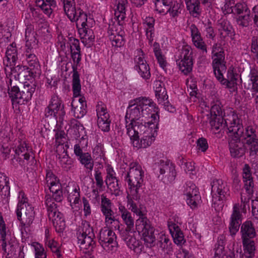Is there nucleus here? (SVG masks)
I'll list each match as a JSON object with an SVG mask.
<instances>
[{
  "mask_svg": "<svg viewBox=\"0 0 258 258\" xmlns=\"http://www.w3.org/2000/svg\"><path fill=\"white\" fill-rule=\"evenodd\" d=\"M159 109L149 97H140L131 102L127 108L125 116L126 133L147 122L159 121Z\"/></svg>",
  "mask_w": 258,
  "mask_h": 258,
  "instance_id": "nucleus-1",
  "label": "nucleus"
},
{
  "mask_svg": "<svg viewBox=\"0 0 258 258\" xmlns=\"http://www.w3.org/2000/svg\"><path fill=\"white\" fill-rule=\"evenodd\" d=\"M140 197L139 192H128L126 197L127 209L139 217L136 221V228L138 232L142 235L144 242H154L153 228L146 217L145 207L139 202Z\"/></svg>",
  "mask_w": 258,
  "mask_h": 258,
  "instance_id": "nucleus-2",
  "label": "nucleus"
},
{
  "mask_svg": "<svg viewBox=\"0 0 258 258\" xmlns=\"http://www.w3.org/2000/svg\"><path fill=\"white\" fill-rule=\"evenodd\" d=\"M226 123L228 125V133L231 140L229 142V148L231 156L233 158H240L245 154L243 144L240 138L243 134V127L241 120L237 114L229 116Z\"/></svg>",
  "mask_w": 258,
  "mask_h": 258,
  "instance_id": "nucleus-3",
  "label": "nucleus"
},
{
  "mask_svg": "<svg viewBox=\"0 0 258 258\" xmlns=\"http://www.w3.org/2000/svg\"><path fill=\"white\" fill-rule=\"evenodd\" d=\"M158 122L150 121L147 124H141L126 134L130 138L133 146L137 148H146L154 142L157 135Z\"/></svg>",
  "mask_w": 258,
  "mask_h": 258,
  "instance_id": "nucleus-4",
  "label": "nucleus"
},
{
  "mask_svg": "<svg viewBox=\"0 0 258 258\" xmlns=\"http://www.w3.org/2000/svg\"><path fill=\"white\" fill-rule=\"evenodd\" d=\"M212 58L214 73L217 79L223 85H225L231 92L237 91V80H227L224 78L223 74L226 70L225 54L220 44L215 43L212 47Z\"/></svg>",
  "mask_w": 258,
  "mask_h": 258,
  "instance_id": "nucleus-5",
  "label": "nucleus"
},
{
  "mask_svg": "<svg viewBox=\"0 0 258 258\" xmlns=\"http://www.w3.org/2000/svg\"><path fill=\"white\" fill-rule=\"evenodd\" d=\"M72 78L73 98L71 103V112L75 117L81 118L87 112L86 101L85 98L81 95V81L77 71H74Z\"/></svg>",
  "mask_w": 258,
  "mask_h": 258,
  "instance_id": "nucleus-6",
  "label": "nucleus"
},
{
  "mask_svg": "<svg viewBox=\"0 0 258 258\" xmlns=\"http://www.w3.org/2000/svg\"><path fill=\"white\" fill-rule=\"evenodd\" d=\"M6 81L8 88L9 95L13 106L25 104L31 100L36 89L34 85H25L23 90L20 91L18 86L13 85L11 78H7Z\"/></svg>",
  "mask_w": 258,
  "mask_h": 258,
  "instance_id": "nucleus-7",
  "label": "nucleus"
},
{
  "mask_svg": "<svg viewBox=\"0 0 258 258\" xmlns=\"http://www.w3.org/2000/svg\"><path fill=\"white\" fill-rule=\"evenodd\" d=\"M212 207L217 212L222 211L224 202L229 196V189L221 179L214 180L212 183Z\"/></svg>",
  "mask_w": 258,
  "mask_h": 258,
  "instance_id": "nucleus-8",
  "label": "nucleus"
},
{
  "mask_svg": "<svg viewBox=\"0 0 258 258\" xmlns=\"http://www.w3.org/2000/svg\"><path fill=\"white\" fill-rule=\"evenodd\" d=\"M246 200L241 197V204L235 203L233 205L229 218L228 228L231 235H234L239 231V227L243 219L242 214L246 213Z\"/></svg>",
  "mask_w": 258,
  "mask_h": 258,
  "instance_id": "nucleus-9",
  "label": "nucleus"
},
{
  "mask_svg": "<svg viewBox=\"0 0 258 258\" xmlns=\"http://www.w3.org/2000/svg\"><path fill=\"white\" fill-rule=\"evenodd\" d=\"M144 176V172L141 166L137 163L132 164L125 178L128 185V192H139L143 183Z\"/></svg>",
  "mask_w": 258,
  "mask_h": 258,
  "instance_id": "nucleus-10",
  "label": "nucleus"
},
{
  "mask_svg": "<svg viewBox=\"0 0 258 258\" xmlns=\"http://www.w3.org/2000/svg\"><path fill=\"white\" fill-rule=\"evenodd\" d=\"M122 22L113 23L109 25L108 28V36L112 46L120 47L124 45L125 32L122 26Z\"/></svg>",
  "mask_w": 258,
  "mask_h": 258,
  "instance_id": "nucleus-11",
  "label": "nucleus"
},
{
  "mask_svg": "<svg viewBox=\"0 0 258 258\" xmlns=\"http://www.w3.org/2000/svg\"><path fill=\"white\" fill-rule=\"evenodd\" d=\"M183 195L186 204L192 209H197L201 201V197L195 184L187 182L184 186Z\"/></svg>",
  "mask_w": 258,
  "mask_h": 258,
  "instance_id": "nucleus-12",
  "label": "nucleus"
},
{
  "mask_svg": "<svg viewBox=\"0 0 258 258\" xmlns=\"http://www.w3.org/2000/svg\"><path fill=\"white\" fill-rule=\"evenodd\" d=\"M134 68L140 76L145 80H148L151 77L150 68L145 59V54L141 49L135 51Z\"/></svg>",
  "mask_w": 258,
  "mask_h": 258,
  "instance_id": "nucleus-13",
  "label": "nucleus"
},
{
  "mask_svg": "<svg viewBox=\"0 0 258 258\" xmlns=\"http://www.w3.org/2000/svg\"><path fill=\"white\" fill-rule=\"evenodd\" d=\"M13 139V133L10 127L3 128L0 131V152L4 159L10 157L11 147V142Z\"/></svg>",
  "mask_w": 258,
  "mask_h": 258,
  "instance_id": "nucleus-14",
  "label": "nucleus"
},
{
  "mask_svg": "<svg viewBox=\"0 0 258 258\" xmlns=\"http://www.w3.org/2000/svg\"><path fill=\"white\" fill-rule=\"evenodd\" d=\"M97 116V124L99 128L103 132H107L110 130L111 121L106 105L102 101H99L96 107Z\"/></svg>",
  "mask_w": 258,
  "mask_h": 258,
  "instance_id": "nucleus-15",
  "label": "nucleus"
},
{
  "mask_svg": "<svg viewBox=\"0 0 258 258\" xmlns=\"http://www.w3.org/2000/svg\"><path fill=\"white\" fill-rule=\"evenodd\" d=\"M65 114L62 100L57 95L52 96L49 105L45 109V115L52 116L56 119L58 116H63Z\"/></svg>",
  "mask_w": 258,
  "mask_h": 258,
  "instance_id": "nucleus-16",
  "label": "nucleus"
},
{
  "mask_svg": "<svg viewBox=\"0 0 258 258\" xmlns=\"http://www.w3.org/2000/svg\"><path fill=\"white\" fill-rule=\"evenodd\" d=\"M76 236L79 242H93L95 235L88 221H82L77 229Z\"/></svg>",
  "mask_w": 258,
  "mask_h": 258,
  "instance_id": "nucleus-17",
  "label": "nucleus"
},
{
  "mask_svg": "<svg viewBox=\"0 0 258 258\" xmlns=\"http://www.w3.org/2000/svg\"><path fill=\"white\" fill-rule=\"evenodd\" d=\"M236 0H225V4L222 8L223 13L224 15L230 14L232 13H236L240 14L243 11L245 13L247 11L246 4L243 1H240L237 3L234 6Z\"/></svg>",
  "mask_w": 258,
  "mask_h": 258,
  "instance_id": "nucleus-18",
  "label": "nucleus"
},
{
  "mask_svg": "<svg viewBox=\"0 0 258 258\" xmlns=\"http://www.w3.org/2000/svg\"><path fill=\"white\" fill-rule=\"evenodd\" d=\"M191 40L194 45L201 50L203 53L207 52V45L202 37L200 32L195 24H191L189 27Z\"/></svg>",
  "mask_w": 258,
  "mask_h": 258,
  "instance_id": "nucleus-19",
  "label": "nucleus"
},
{
  "mask_svg": "<svg viewBox=\"0 0 258 258\" xmlns=\"http://www.w3.org/2000/svg\"><path fill=\"white\" fill-rule=\"evenodd\" d=\"M118 208L121 218L126 225L125 230L127 232L133 231L134 227V219L132 216L131 212L120 203L118 204Z\"/></svg>",
  "mask_w": 258,
  "mask_h": 258,
  "instance_id": "nucleus-20",
  "label": "nucleus"
},
{
  "mask_svg": "<svg viewBox=\"0 0 258 258\" xmlns=\"http://www.w3.org/2000/svg\"><path fill=\"white\" fill-rule=\"evenodd\" d=\"M73 16L74 18H71L70 16H67L71 21L76 23L77 27L79 29V31L85 30V28L87 26V14L80 9H78L73 12Z\"/></svg>",
  "mask_w": 258,
  "mask_h": 258,
  "instance_id": "nucleus-21",
  "label": "nucleus"
},
{
  "mask_svg": "<svg viewBox=\"0 0 258 258\" xmlns=\"http://www.w3.org/2000/svg\"><path fill=\"white\" fill-rule=\"evenodd\" d=\"M17 58V50L16 44L13 43L7 47L6 56L3 60L4 64L12 69L16 65Z\"/></svg>",
  "mask_w": 258,
  "mask_h": 258,
  "instance_id": "nucleus-22",
  "label": "nucleus"
},
{
  "mask_svg": "<svg viewBox=\"0 0 258 258\" xmlns=\"http://www.w3.org/2000/svg\"><path fill=\"white\" fill-rule=\"evenodd\" d=\"M25 46L27 51L35 48L37 45L38 41L36 38V34L34 31V27L32 25H27L25 32Z\"/></svg>",
  "mask_w": 258,
  "mask_h": 258,
  "instance_id": "nucleus-23",
  "label": "nucleus"
},
{
  "mask_svg": "<svg viewBox=\"0 0 258 258\" xmlns=\"http://www.w3.org/2000/svg\"><path fill=\"white\" fill-rule=\"evenodd\" d=\"M55 141L56 145V153L62 152V151H67L69 148L67 136L65 132L62 130L55 131Z\"/></svg>",
  "mask_w": 258,
  "mask_h": 258,
  "instance_id": "nucleus-24",
  "label": "nucleus"
},
{
  "mask_svg": "<svg viewBox=\"0 0 258 258\" xmlns=\"http://www.w3.org/2000/svg\"><path fill=\"white\" fill-rule=\"evenodd\" d=\"M161 167H160V173L163 174L166 171L168 172L167 179L169 182H173L176 176L175 165L169 161L160 160L159 161Z\"/></svg>",
  "mask_w": 258,
  "mask_h": 258,
  "instance_id": "nucleus-25",
  "label": "nucleus"
},
{
  "mask_svg": "<svg viewBox=\"0 0 258 258\" xmlns=\"http://www.w3.org/2000/svg\"><path fill=\"white\" fill-rule=\"evenodd\" d=\"M240 232L243 242L253 238L256 236V232L253 223L248 220L243 223L241 226Z\"/></svg>",
  "mask_w": 258,
  "mask_h": 258,
  "instance_id": "nucleus-26",
  "label": "nucleus"
},
{
  "mask_svg": "<svg viewBox=\"0 0 258 258\" xmlns=\"http://www.w3.org/2000/svg\"><path fill=\"white\" fill-rule=\"evenodd\" d=\"M68 200L72 209L74 211L80 209V188L78 185H73L72 191L69 194Z\"/></svg>",
  "mask_w": 258,
  "mask_h": 258,
  "instance_id": "nucleus-27",
  "label": "nucleus"
},
{
  "mask_svg": "<svg viewBox=\"0 0 258 258\" xmlns=\"http://www.w3.org/2000/svg\"><path fill=\"white\" fill-rule=\"evenodd\" d=\"M183 7L182 0L173 1L169 6L164 8L165 13L163 15L168 13L172 18L177 17L181 13Z\"/></svg>",
  "mask_w": 258,
  "mask_h": 258,
  "instance_id": "nucleus-28",
  "label": "nucleus"
},
{
  "mask_svg": "<svg viewBox=\"0 0 258 258\" xmlns=\"http://www.w3.org/2000/svg\"><path fill=\"white\" fill-rule=\"evenodd\" d=\"M154 89L158 103H164L168 97L163 83L159 80L155 81L154 82Z\"/></svg>",
  "mask_w": 258,
  "mask_h": 258,
  "instance_id": "nucleus-29",
  "label": "nucleus"
},
{
  "mask_svg": "<svg viewBox=\"0 0 258 258\" xmlns=\"http://www.w3.org/2000/svg\"><path fill=\"white\" fill-rule=\"evenodd\" d=\"M242 177L245 188L248 193H250L252 191L254 183L250 167L247 164H244L243 167Z\"/></svg>",
  "mask_w": 258,
  "mask_h": 258,
  "instance_id": "nucleus-30",
  "label": "nucleus"
},
{
  "mask_svg": "<svg viewBox=\"0 0 258 258\" xmlns=\"http://www.w3.org/2000/svg\"><path fill=\"white\" fill-rule=\"evenodd\" d=\"M155 19L152 17H146L143 20V26L149 42L151 43L154 37Z\"/></svg>",
  "mask_w": 258,
  "mask_h": 258,
  "instance_id": "nucleus-31",
  "label": "nucleus"
},
{
  "mask_svg": "<svg viewBox=\"0 0 258 258\" xmlns=\"http://www.w3.org/2000/svg\"><path fill=\"white\" fill-rule=\"evenodd\" d=\"M17 201L18 203L15 211L17 218L19 221H23L22 210L26 205L29 204L28 199L23 190H20L18 191Z\"/></svg>",
  "mask_w": 258,
  "mask_h": 258,
  "instance_id": "nucleus-32",
  "label": "nucleus"
},
{
  "mask_svg": "<svg viewBox=\"0 0 258 258\" xmlns=\"http://www.w3.org/2000/svg\"><path fill=\"white\" fill-rule=\"evenodd\" d=\"M127 0H114L115 16L117 21H123L125 18V8Z\"/></svg>",
  "mask_w": 258,
  "mask_h": 258,
  "instance_id": "nucleus-33",
  "label": "nucleus"
},
{
  "mask_svg": "<svg viewBox=\"0 0 258 258\" xmlns=\"http://www.w3.org/2000/svg\"><path fill=\"white\" fill-rule=\"evenodd\" d=\"M45 205L46 206L48 218H52L54 216L60 213L57 209L56 204L53 201L50 194H47L45 197Z\"/></svg>",
  "mask_w": 258,
  "mask_h": 258,
  "instance_id": "nucleus-34",
  "label": "nucleus"
},
{
  "mask_svg": "<svg viewBox=\"0 0 258 258\" xmlns=\"http://www.w3.org/2000/svg\"><path fill=\"white\" fill-rule=\"evenodd\" d=\"M233 114H237L234 112H231L230 114L226 116L225 119H224L222 116L211 117L210 124L211 125V128L215 131H217L219 129L224 128L226 127L228 130V125H227L226 123V120H227L229 116Z\"/></svg>",
  "mask_w": 258,
  "mask_h": 258,
  "instance_id": "nucleus-35",
  "label": "nucleus"
},
{
  "mask_svg": "<svg viewBox=\"0 0 258 258\" xmlns=\"http://www.w3.org/2000/svg\"><path fill=\"white\" fill-rule=\"evenodd\" d=\"M219 31L223 38L229 37L231 39H234V31L229 22L225 20L221 21L219 23Z\"/></svg>",
  "mask_w": 258,
  "mask_h": 258,
  "instance_id": "nucleus-36",
  "label": "nucleus"
},
{
  "mask_svg": "<svg viewBox=\"0 0 258 258\" xmlns=\"http://www.w3.org/2000/svg\"><path fill=\"white\" fill-rule=\"evenodd\" d=\"M186 9L194 17L197 18L200 15L201 10L199 0H184Z\"/></svg>",
  "mask_w": 258,
  "mask_h": 258,
  "instance_id": "nucleus-37",
  "label": "nucleus"
},
{
  "mask_svg": "<svg viewBox=\"0 0 258 258\" xmlns=\"http://www.w3.org/2000/svg\"><path fill=\"white\" fill-rule=\"evenodd\" d=\"M25 211L24 217H22L23 221H20L21 224L30 225L32 223L35 216L34 208L31 204H27L25 206Z\"/></svg>",
  "mask_w": 258,
  "mask_h": 258,
  "instance_id": "nucleus-38",
  "label": "nucleus"
},
{
  "mask_svg": "<svg viewBox=\"0 0 258 258\" xmlns=\"http://www.w3.org/2000/svg\"><path fill=\"white\" fill-rule=\"evenodd\" d=\"M153 52L159 66L163 70H165L167 62L164 54L160 48L159 43L155 42L153 44Z\"/></svg>",
  "mask_w": 258,
  "mask_h": 258,
  "instance_id": "nucleus-39",
  "label": "nucleus"
},
{
  "mask_svg": "<svg viewBox=\"0 0 258 258\" xmlns=\"http://www.w3.org/2000/svg\"><path fill=\"white\" fill-rule=\"evenodd\" d=\"M105 224L109 230H119L120 222L114 216V212L103 215Z\"/></svg>",
  "mask_w": 258,
  "mask_h": 258,
  "instance_id": "nucleus-40",
  "label": "nucleus"
},
{
  "mask_svg": "<svg viewBox=\"0 0 258 258\" xmlns=\"http://www.w3.org/2000/svg\"><path fill=\"white\" fill-rule=\"evenodd\" d=\"M56 153L62 167L66 170L70 169L73 166V161L69 156L67 150Z\"/></svg>",
  "mask_w": 258,
  "mask_h": 258,
  "instance_id": "nucleus-41",
  "label": "nucleus"
},
{
  "mask_svg": "<svg viewBox=\"0 0 258 258\" xmlns=\"http://www.w3.org/2000/svg\"><path fill=\"white\" fill-rule=\"evenodd\" d=\"M58 233L62 232L66 228V222L62 214L58 213L57 215L54 216L52 218H49Z\"/></svg>",
  "mask_w": 258,
  "mask_h": 258,
  "instance_id": "nucleus-42",
  "label": "nucleus"
},
{
  "mask_svg": "<svg viewBox=\"0 0 258 258\" xmlns=\"http://www.w3.org/2000/svg\"><path fill=\"white\" fill-rule=\"evenodd\" d=\"M15 153L16 155L24 157V159L28 161L30 159V153L31 149H29L25 143L20 144L15 149Z\"/></svg>",
  "mask_w": 258,
  "mask_h": 258,
  "instance_id": "nucleus-43",
  "label": "nucleus"
},
{
  "mask_svg": "<svg viewBox=\"0 0 258 258\" xmlns=\"http://www.w3.org/2000/svg\"><path fill=\"white\" fill-rule=\"evenodd\" d=\"M193 60L187 59H179L178 63L179 70L184 75H187L192 70Z\"/></svg>",
  "mask_w": 258,
  "mask_h": 258,
  "instance_id": "nucleus-44",
  "label": "nucleus"
},
{
  "mask_svg": "<svg viewBox=\"0 0 258 258\" xmlns=\"http://www.w3.org/2000/svg\"><path fill=\"white\" fill-rule=\"evenodd\" d=\"M100 209L103 215L114 212L112 209L111 201L104 195L101 196Z\"/></svg>",
  "mask_w": 258,
  "mask_h": 258,
  "instance_id": "nucleus-45",
  "label": "nucleus"
},
{
  "mask_svg": "<svg viewBox=\"0 0 258 258\" xmlns=\"http://www.w3.org/2000/svg\"><path fill=\"white\" fill-rule=\"evenodd\" d=\"M246 140L245 144L249 151V156L255 158L258 155V139Z\"/></svg>",
  "mask_w": 258,
  "mask_h": 258,
  "instance_id": "nucleus-46",
  "label": "nucleus"
},
{
  "mask_svg": "<svg viewBox=\"0 0 258 258\" xmlns=\"http://www.w3.org/2000/svg\"><path fill=\"white\" fill-rule=\"evenodd\" d=\"M169 229L174 242H182L183 240V234L178 226L169 225Z\"/></svg>",
  "mask_w": 258,
  "mask_h": 258,
  "instance_id": "nucleus-47",
  "label": "nucleus"
},
{
  "mask_svg": "<svg viewBox=\"0 0 258 258\" xmlns=\"http://www.w3.org/2000/svg\"><path fill=\"white\" fill-rule=\"evenodd\" d=\"M57 186V187H51L49 190L52 193L51 196L53 198V201L59 203L63 200V192L61 185H58Z\"/></svg>",
  "mask_w": 258,
  "mask_h": 258,
  "instance_id": "nucleus-48",
  "label": "nucleus"
},
{
  "mask_svg": "<svg viewBox=\"0 0 258 258\" xmlns=\"http://www.w3.org/2000/svg\"><path fill=\"white\" fill-rule=\"evenodd\" d=\"M82 32L83 36L81 37L82 42L87 47H89L94 41L95 36L91 30H87L85 28V30L80 31Z\"/></svg>",
  "mask_w": 258,
  "mask_h": 258,
  "instance_id": "nucleus-49",
  "label": "nucleus"
},
{
  "mask_svg": "<svg viewBox=\"0 0 258 258\" xmlns=\"http://www.w3.org/2000/svg\"><path fill=\"white\" fill-rule=\"evenodd\" d=\"M193 60L192 50L191 46L187 44L182 46L180 53L179 59Z\"/></svg>",
  "mask_w": 258,
  "mask_h": 258,
  "instance_id": "nucleus-50",
  "label": "nucleus"
},
{
  "mask_svg": "<svg viewBox=\"0 0 258 258\" xmlns=\"http://www.w3.org/2000/svg\"><path fill=\"white\" fill-rule=\"evenodd\" d=\"M45 179L49 189H51V187H57L56 185H61L59 179L51 171L47 172Z\"/></svg>",
  "mask_w": 258,
  "mask_h": 258,
  "instance_id": "nucleus-51",
  "label": "nucleus"
},
{
  "mask_svg": "<svg viewBox=\"0 0 258 258\" xmlns=\"http://www.w3.org/2000/svg\"><path fill=\"white\" fill-rule=\"evenodd\" d=\"M61 1L63 4V9L66 15L73 18V12L76 10L75 0H61Z\"/></svg>",
  "mask_w": 258,
  "mask_h": 258,
  "instance_id": "nucleus-52",
  "label": "nucleus"
},
{
  "mask_svg": "<svg viewBox=\"0 0 258 258\" xmlns=\"http://www.w3.org/2000/svg\"><path fill=\"white\" fill-rule=\"evenodd\" d=\"M79 160L80 162L83 164L86 168L90 170L93 169L94 164L90 154L88 153H84L80 156Z\"/></svg>",
  "mask_w": 258,
  "mask_h": 258,
  "instance_id": "nucleus-53",
  "label": "nucleus"
},
{
  "mask_svg": "<svg viewBox=\"0 0 258 258\" xmlns=\"http://www.w3.org/2000/svg\"><path fill=\"white\" fill-rule=\"evenodd\" d=\"M71 130H74L76 137H80L84 131V127L79 121L73 119L71 120Z\"/></svg>",
  "mask_w": 258,
  "mask_h": 258,
  "instance_id": "nucleus-54",
  "label": "nucleus"
},
{
  "mask_svg": "<svg viewBox=\"0 0 258 258\" xmlns=\"http://www.w3.org/2000/svg\"><path fill=\"white\" fill-rule=\"evenodd\" d=\"M32 246L35 249V258H46V253L42 244L40 243H32Z\"/></svg>",
  "mask_w": 258,
  "mask_h": 258,
  "instance_id": "nucleus-55",
  "label": "nucleus"
},
{
  "mask_svg": "<svg viewBox=\"0 0 258 258\" xmlns=\"http://www.w3.org/2000/svg\"><path fill=\"white\" fill-rule=\"evenodd\" d=\"M173 0H155V5L156 10L161 14H164L165 12V7L168 6L172 3Z\"/></svg>",
  "mask_w": 258,
  "mask_h": 258,
  "instance_id": "nucleus-56",
  "label": "nucleus"
},
{
  "mask_svg": "<svg viewBox=\"0 0 258 258\" xmlns=\"http://www.w3.org/2000/svg\"><path fill=\"white\" fill-rule=\"evenodd\" d=\"M255 133V127L252 125H248L245 128V132L243 133L241 137H244L246 140L258 139Z\"/></svg>",
  "mask_w": 258,
  "mask_h": 258,
  "instance_id": "nucleus-57",
  "label": "nucleus"
},
{
  "mask_svg": "<svg viewBox=\"0 0 258 258\" xmlns=\"http://www.w3.org/2000/svg\"><path fill=\"white\" fill-rule=\"evenodd\" d=\"M249 77L252 84V91L258 92V72L255 70H251Z\"/></svg>",
  "mask_w": 258,
  "mask_h": 258,
  "instance_id": "nucleus-58",
  "label": "nucleus"
},
{
  "mask_svg": "<svg viewBox=\"0 0 258 258\" xmlns=\"http://www.w3.org/2000/svg\"><path fill=\"white\" fill-rule=\"evenodd\" d=\"M215 254L214 258H223L226 254V250L224 243H218L215 244Z\"/></svg>",
  "mask_w": 258,
  "mask_h": 258,
  "instance_id": "nucleus-59",
  "label": "nucleus"
},
{
  "mask_svg": "<svg viewBox=\"0 0 258 258\" xmlns=\"http://www.w3.org/2000/svg\"><path fill=\"white\" fill-rule=\"evenodd\" d=\"M36 4L46 15L49 16L51 14L52 10L48 3L45 2L44 0H36Z\"/></svg>",
  "mask_w": 258,
  "mask_h": 258,
  "instance_id": "nucleus-60",
  "label": "nucleus"
},
{
  "mask_svg": "<svg viewBox=\"0 0 258 258\" xmlns=\"http://www.w3.org/2000/svg\"><path fill=\"white\" fill-rule=\"evenodd\" d=\"M251 18L249 11H246L244 16H240L237 20V24L243 27H247L249 25Z\"/></svg>",
  "mask_w": 258,
  "mask_h": 258,
  "instance_id": "nucleus-61",
  "label": "nucleus"
},
{
  "mask_svg": "<svg viewBox=\"0 0 258 258\" xmlns=\"http://www.w3.org/2000/svg\"><path fill=\"white\" fill-rule=\"evenodd\" d=\"M0 236L1 240L3 242L9 240L8 238L9 236L7 234L5 222L1 213H0Z\"/></svg>",
  "mask_w": 258,
  "mask_h": 258,
  "instance_id": "nucleus-62",
  "label": "nucleus"
},
{
  "mask_svg": "<svg viewBox=\"0 0 258 258\" xmlns=\"http://www.w3.org/2000/svg\"><path fill=\"white\" fill-rule=\"evenodd\" d=\"M222 116V110L219 101L212 105L211 108V117Z\"/></svg>",
  "mask_w": 258,
  "mask_h": 258,
  "instance_id": "nucleus-63",
  "label": "nucleus"
},
{
  "mask_svg": "<svg viewBox=\"0 0 258 258\" xmlns=\"http://www.w3.org/2000/svg\"><path fill=\"white\" fill-rule=\"evenodd\" d=\"M180 162L181 168H183L186 172L190 173L195 170L194 163L192 161H187L186 159L181 157Z\"/></svg>",
  "mask_w": 258,
  "mask_h": 258,
  "instance_id": "nucleus-64",
  "label": "nucleus"
}]
</instances>
